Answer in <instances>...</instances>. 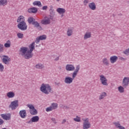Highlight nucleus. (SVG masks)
I'll list each match as a JSON object with an SVG mask.
<instances>
[{
	"mask_svg": "<svg viewBox=\"0 0 129 129\" xmlns=\"http://www.w3.org/2000/svg\"><path fill=\"white\" fill-rule=\"evenodd\" d=\"M17 23H19L17 27L18 29L21 30V31H26L28 28V25L25 21V17L23 16H20L17 19Z\"/></svg>",
	"mask_w": 129,
	"mask_h": 129,
	"instance_id": "obj_1",
	"label": "nucleus"
},
{
	"mask_svg": "<svg viewBox=\"0 0 129 129\" xmlns=\"http://www.w3.org/2000/svg\"><path fill=\"white\" fill-rule=\"evenodd\" d=\"M79 70H80V66L78 65L76 67V69L72 74V78L70 77H67L65 78L64 82L66 83V84H71V83L73 82V79H75L76 76H77V75L79 72Z\"/></svg>",
	"mask_w": 129,
	"mask_h": 129,
	"instance_id": "obj_2",
	"label": "nucleus"
},
{
	"mask_svg": "<svg viewBox=\"0 0 129 129\" xmlns=\"http://www.w3.org/2000/svg\"><path fill=\"white\" fill-rule=\"evenodd\" d=\"M40 91L44 94L48 95L49 93H53L54 92L52 90L51 86L48 84H42L40 87Z\"/></svg>",
	"mask_w": 129,
	"mask_h": 129,
	"instance_id": "obj_3",
	"label": "nucleus"
},
{
	"mask_svg": "<svg viewBox=\"0 0 129 129\" xmlns=\"http://www.w3.org/2000/svg\"><path fill=\"white\" fill-rule=\"evenodd\" d=\"M83 129H88L91 127V123L89 122V119L88 118H83Z\"/></svg>",
	"mask_w": 129,
	"mask_h": 129,
	"instance_id": "obj_4",
	"label": "nucleus"
},
{
	"mask_svg": "<svg viewBox=\"0 0 129 129\" xmlns=\"http://www.w3.org/2000/svg\"><path fill=\"white\" fill-rule=\"evenodd\" d=\"M18 107H19V100H18L11 102L9 105V108H11L12 110H16Z\"/></svg>",
	"mask_w": 129,
	"mask_h": 129,
	"instance_id": "obj_5",
	"label": "nucleus"
},
{
	"mask_svg": "<svg viewBox=\"0 0 129 129\" xmlns=\"http://www.w3.org/2000/svg\"><path fill=\"white\" fill-rule=\"evenodd\" d=\"M99 77L101 83L102 85H104V86H107L108 83H107V79L105 78V76L103 75H101L99 76Z\"/></svg>",
	"mask_w": 129,
	"mask_h": 129,
	"instance_id": "obj_6",
	"label": "nucleus"
},
{
	"mask_svg": "<svg viewBox=\"0 0 129 129\" xmlns=\"http://www.w3.org/2000/svg\"><path fill=\"white\" fill-rule=\"evenodd\" d=\"M2 57L3 63L6 64V65H9L10 62H11V58H10L9 56L7 55H3Z\"/></svg>",
	"mask_w": 129,
	"mask_h": 129,
	"instance_id": "obj_7",
	"label": "nucleus"
},
{
	"mask_svg": "<svg viewBox=\"0 0 129 129\" xmlns=\"http://www.w3.org/2000/svg\"><path fill=\"white\" fill-rule=\"evenodd\" d=\"M42 25H50L51 24V20L48 17H45L43 20H42L40 21Z\"/></svg>",
	"mask_w": 129,
	"mask_h": 129,
	"instance_id": "obj_8",
	"label": "nucleus"
},
{
	"mask_svg": "<svg viewBox=\"0 0 129 129\" xmlns=\"http://www.w3.org/2000/svg\"><path fill=\"white\" fill-rule=\"evenodd\" d=\"M47 39V36L45 35H43L41 36H40L36 38V39L35 40V43L36 44H39L40 41H43L44 40H46Z\"/></svg>",
	"mask_w": 129,
	"mask_h": 129,
	"instance_id": "obj_9",
	"label": "nucleus"
},
{
	"mask_svg": "<svg viewBox=\"0 0 129 129\" xmlns=\"http://www.w3.org/2000/svg\"><path fill=\"white\" fill-rule=\"evenodd\" d=\"M129 84V78L128 77H124L123 79L122 85L123 87H126L128 86Z\"/></svg>",
	"mask_w": 129,
	"mask_h": 129,
	"instance_id": "obj_10",
	"label": "nucleus"
},
{
	"mask_svg": "<svg viewBox=\"0 0 129 129\" xmlns=\"http://www.w3.org/2000/svg\"><path fill=\"white\" fill-rule=\"evenodd\" d=\"M39 119H40V118L38 116H34L31 118V120L27 122V123L31 124L32 122H37V121H39Z\"/></svg>",
	"mask_w": 129,
	"mask_h": 129,
	"instance_id": "obj_11",
	"label": "nucleus"
},
{
	"mask_svg": "<svg viewBox=\"0 0 129 129\" xmlns=\"http://www.w3.org/2000/svg\"><path fill=\"white\" fill-rule=\"evenodd\" d=\"M32 51H30V50H28L27 51V52L23 55V57L25 59H30V58H32L33 57V53H32Z\"/></svg>",
	"mask_w": 129,
	"mask_h": 129,
	"instance_id": "obj_12",
	"label": "nucleus"
},
{
	"mask_svg": "<svg viewBox=\"0 0 129 129\" xmlns=\"http://www.w3.org/2000/svg\"><path fill=\"white\" fill-rule=\"evenodd\" d=\"M67 71H74L75 70V67L73 64H67L66 66Z\"/></svg>",
	"mask_w": 129,
	"mask_h": 129,
	"instance_id": "obj_13",
	"label": "nucleus"
},
{
	"mask_svg": "<svg viewBox=\"0 0 129 129\" xmlns=\"http://www.w3.org/2000/svg\"><path fill=\"white\" fill-rule=\"evenodd\" d=\"M19 52L22 56H23L27 52H28V48L26 47H22L20 48Z\"/></svg>",
	"mask_w": 129,
	"mask_h": 129,
	"instance_id": "obj_14",
	"label": "nucleus"
},
{
	"mask_svg": "<svg viewBox=\"0 0 129 129\" xmlns=\"http://www.w3.org/2000/svg\"><path fill=\"white\" fill-rule=\"evenodd\" d=\"M32 25L34 26V28H36L38 30H39V31H42V30H43V28L41 25H40V24L37 21L33 22Z\"/></svg>",
	"mask_w": 129,
	"mask_h": 129,
	"instance_id": "obj_15",
	"label": "nucleus"
},
{
	"mask_svg": "<svg viewBox=\"0 0 129 129\" xmlns=\"http://www.w3.org/2000/svg\"><path fill=\"white\" fill-rule=\"evenodd\" d=\"M113 124L115 125V127H116V128L125 129V128L123 126L120 125V122L119 121L113 122Z\"/></svg>",
	"mask_w": 129,
	"mask_h": 129,
	"instance_id": "obj_16",
	"label": "nucleus"
},
{
	"mask_svg": "<svg viewBox=\"0 0 129 129\" xmlns=\"http://www.w3.org/2000/svg\"><path fill=\"white\" fill-rule=\"evenodd\" d=\"M28 12L30 14H36V13H37V12H38V9L35 7H33L31 8H29L28 10Z\"/></svg>",
	"mask_w": 129,
	"mask_h": 129,
	"instance_id": "obj_17",
	"label": "nucleus"
},
{
	"mask_svg": "<svg viewBox=\"0 0 129 129\" xmlns=\"http://www.w3.org/2000/svg\"><path fill=\"white\" fill-rule=\"evenodd\" d=\"M19 114L22 118H26V117L27 116V113L26 112V110L20 111Z\"/></svg>",
	"mask_w": 129,
	"mask_h": 129,
	"instance_id": "obj_18",
	"label": "nucleus"
},
{
	"mask_svg": "<svg viewBox=\"0 0 129 129\" xmlns=\"http://www.w3.org/2000/svg\"><path fill=\"white\" fill-rule=\"evenodd\" d=\"M89 7L92 11H95L96 10V5L94 2L89 4Z\"/></svg>",
	"mask_w": 129,
	"mask_h": 129,
	"instance_id": "obj_19",
	"label": "nucleus"
},
{
	"mask_svg": "<svg viewBox=\"0 0 129 129\" xmlns=\"http://www.w3.org/2000/svg\"><path fill=\"white\" fill-rule=\"evenodd\" d=\"M117 59H118V57L117 56L113 55L110 57V61L112 64H113V63H115L117 61Z\"/></svg>",
	"mask_w": 129,
	"mask_h": 129,
	"instance_id": "obj_20",
	"label": "nucleus"
},
{
	"mask_svg": "<svg viewBox=\"0 0 129 129\" xmlns=\"http://www.w3.org/2000/svg\"><path fill=\"white\" fill-rule=\"evenodd\" d=\"M106 96H107V94L106 93V92H102L99 96V100L104 99V98L105 97H106Z\"/></svg>",
	"mask_w": 129,
	"mask_h": 129,
	"instance_id": "obj_21",
	"label": "nucleus"
},
{
	"mask_svg": "<svg viewBox=\"0 0 129 129\" xmlns=\"http://www.w3.org/2000/svg\"><path fill=\"white\" fill-rule=\"evenodd\" d=\"M89 38H91V32L87 31L84 36V39L85 40H87V39H89Z\"/></svg>",
	"mask_w": 129,
	"mask_h": 129,
	"instance_id": "obj_22",
	"label": "nucleus"
},
{
	"mask_svg": "<svg viewBox=\"0 0 129 129\" xmlns=\"http://www.w3.org/2000/svg\"><path fill=\"white\" fill-rule=\"evenodd\" d=\"M7 96L8 98H13L15 97V93L13 91L9 92L7 93Z\"/></svg>",
	"mask_w": 129,
	"mask_h": 129,
	"instance_id": "obj_23",
	"label": "nucleus"
},
{
	"mask_svg": "<svg viewBox=\"0 0 129 129\" xmlns=\"http://www.w3.org/2000/svg\"><path fill=\"white\" fill-rule=\"evenodd\" d=\"M56 12H57V13L60 14H65V13L66 12V10L63 8H59L57 9Z\"/></svg>",
	"mask_w": 129,
	"mask_h": 129,
	"instance_id": "obj_24",
	"label": "nucleus"
},
{
	"mask_svg": "<svg viewBox=\"0 0 129 129\" xmlns=\"http://www.w3.org/2000/svg\"><path fill=\"white\" fill-rule=\"evenodd\" d=\"M35 68L36 69H40V70H42V69H44V68H45V66H44V64L42 63H38L35 65Z\"/></svg>",
	"mask_w": 129,
	"mask_h": 129,
	"instance_id": "obj_25",
	"label": "nucleus"
},
{
	"mask_svg": "<svg viewBox=\"0 0 129 129\" xmlns=\"http://www.w3.org/2000/svg\"><path fill=\"white\" fill-rule=\"evenodd\" d=\"M35 21H36V19H35V18L33 17H29L27 20V22L30 25L31 24L33 25V23H34Z\"/></svg>",
	"mask_w": 129,
	"mask_h": 129,
	"instance_id": "obj_26",
	"label": "nucleus"
},
{
	"mask_svg": "<svg viewBox=\"0 0 129 129\" xmlns=\"http://www.w3.org/2000/svg\"><path fill=\"white\" fill-rule=\"evenodd\" d=\"M1 116L3 118V119H5L6 120H10L11 119V116L6 114H2Z\"/></svg>",
	"mask_w": 129,
	"mask_h": 129,
	"instance_id": "obj_27",
	"label": "nucleus"
},
{
	"mask_svg": "<svg viewBox=\"0 0 129 129\" xmlns=\"http://www.w3.org/2000/svg\"><path fill=\"white\" fill-rule=\"evenodd\" d=\"M30 52H33V50H35V42H33L29 45Z\"/></svg>",
	"mask_w": 129,
	"mask_h": 129,
	"instance_id": "obj_28",
	"label": "nucleus"
},
{
	"mask_svg": "<svg viewBox=\"0 0 129 129\" xmlns=\"http://www.w3.org/2000/svg\"><path fill=\"white\" fill-rule=\"evenodd\" d=\"M102 62L103 64H104V65H106V66H108V65H109V61H108L106 58L103 59Z\"/></svg>",
	"mask_w": 129,
	"mask_h": 129,
	"instance_id": "obj_29",
	"label": "nucleus"
},
{
	"mask_svg": "<svg viewBox=\"0 0 129 129\" xmlns=\"http://www.w3.org/2000/svg\"><path fill=\"white\" fill-rule=\"evenodd\" d=\"M30 112L32 115H36V114H38V111H37V109H36L30 110Z\"/></svg>",
	"mask_w": 129,
	"mask_h": 129,
	"instance_id": "obj_30",
	"label": "nucleus"
},
{
	"mask_svg": "<svg viewBox=\"0 0 129 129\" xmlns=\"http://www.w3.org/2000/svg\"><path fill=\"white\" fill-rule=\"evenodd\" d=\"M8 5V1L7 0H0V6H7Z\"/></svg>",
	"mask_w": 129,
	"mask_h": 129,
	"instance_id": "obj_31",
	"label": "nucleus"
},
{
	"mask_svg": "<svg viewBox=\"0 0 129 129\" xmlns=\"http://www.w3.org/2000/svg\"><path fill=\"white\" fill-rule=\"evenodd\" d=\"M50 106L52 107V109H57L58 108V104L56 103H52Z\"/></svg>",
	"mask_w": 129,
	"mask_h": 129,
	"instance_id": "obj_32",
	"label": "nucleus"
},
{
	"mask_svg": "<svg viewBox=\"0 0 129 129\" xmlns=\"http://www.w3.org/2000/svg\"><path fill=\"white\" fill-rule=\"evenodd\" d=\"M33 6H38V7H42V4L40 1H35L33 3Z\"/></svg>",
	"mask_w": 129,
	"mask_h": 129,
	"instance_id": "obj_33",
	"label": "nucleus"
},
{
	"mask_svg": "<svg viewBox=\"0 0 129 129\" xmlns=\"http://www.w3.org/2000/svg\"><path fill=\"white\" fill-rule=\"evenodd\" d=\"M49 13L51 16H55V12H54V9H53V7L52 6L50 7Z\"/></svg>",
	"mask_w": 129,
	"mask_h": 129,
	"instance_id": "obj_34",
	"label": "nucleus"
},
{
	"mask_svg": "<svg viewBox=\"0 0 129 129\" xmlns=\"http://www.w3.org/2000/svg\"><path fill=\"white\" fill-rule=\"evenodd\" d=\"M72 34H73V30L69 29L67 31V35L68 36V37L72 36Z\"/></svg>",
	"mask_w": 129,
	"mask_h": 129,
	"instance_id": "obj_35",
	"label": "nucleus"
},
{
	"mask_svg": "<svg viewBox=\"0 0 129 129\" xmlns=\"http://www.w3.org/2000/svg\"><path fill=\"white\" fill-rule=\"evenodd\" d=\"M5 48H10L11 47V41L8 40L7 43L4 44Z\"/></svg>",
	"mask_w": 129,
	"mask_h": 129,
	"instance_id": "obj_36",
	"label": "nucleus"
},
{
	"mask_svg": "<svg viewBox=\"0 0 129 129\" xmlns=\"http://www.w3.org/2000/svg\"><path fill=\"white\" fill-rule=\"evenodd\" d=\"M118 90L120 93H123L124 92V88L121 86L118 87Z\"/></svg>",
	"mask_w": 129,
	"mask_h": 129,
	"instance_id": "obj_37",
	"label": "nucleus"
},
{
	"mask_svg": "<svg viewBox=\"0 0 129 129\" xmlns=\"http://www.w3.org/2000/svg\"><path fill=\"white\" fill-rule=\"evenodd\" d=\"M17 37L19 39H23L24 38V34L22 33L18 32L17 33Z\"/></svg>",
	"mask_w": 129,
	"mask_h": 129,
	"instance_id": "obj_38",
	"label": "nucleus"
},
{
	"mask_svg": "<svg viewBox=\"0 0 129 129\" xmlns=\"http://www.w3.org/2000/svg\"><path fill=\"white\" fill-rule=\"evenodd\" d=\"M74 120L75 121H77V122H80L81 119H80V117H79L78 116H77L76 118H74Z\"/></svg>",
	"mask_w": 129,
	"mask_h": 129,
	"instance_id": "obj_39",
	"label": "nucleus"
},
{
	"mask_svg": "<svg viewBox=\"0 0 129 129\" xmlns=\"http://www.w3.org/2000/svg\"><path fill=\"white\" fill-rule=\"evenodd\" d=\"M27 106L28 107L30 110L35 109V107L32 104H27Z\"/></svg>",
	"mask_w": 129,
	"mask_h": 129,
	"instance_id": "obj_40",
	"label": "nucleus"
},
{
	"mask_svg": "<svg viewBox=\"0 0 129 129\" xmlns=\"http://www.w3.org/2000/svg\"><path fill=\"white\" fill-rule=\"evenodd\" d=\"M53 110V108L51 106L46 108V111L49 112V111H52Z\"/></svg>",
	"mask_w": 129,
	"mask_h": 129,
	"instance_id": "obj_41",
	"label": "nucleus"
},
{
	"mask_svg": "<svg viewBox=\"0 0 129 129\" xmlns=\"http://www.w3.org/2000/svg\"><path fill=\"white\" fill-rule=\"evenodd\" d=\"M4 52V44H0V53Z\"/></svg>",
	"mask_w": 129,
	"mask_h": 129,
	"instance_id": "obj_42",
	"label": "nucleus"
},
{
	"mask_svg": "<svg viewBox=\"0 0 129 129\" xmlns=\"http://www.w3.org/2000/svg\"><path fill=\"white\" fill-rule=\"evenodd\" d=\"M4 69H5V67H4V65H3V64L0 63V71L1 72H3V71H4Z\"/></svg>",
	"mask_w": 129,
	"mask_h": 129,
	"instance_id": "obj_43",
	"label": "nucleus"
},
{
	"mask_svg": "<svg viewBox=\"0 0 129 129\" xmlns=\"http://www.w3.org/2000/svg\"><path fill=\"white\" fill-rule=\"evenodd\" d=\"M123 54H125V55H128L129 54V48L126 49L125 51L123 52Z\"/></svg>",
	"mask_w": 129,
	"mask_h": 129,
	"instance_id": "obj_44",
	"label": "nucleus"
},
{
	"mask_svg": "<svg viewBox=\"0 0 129 129\" xmlns=\"http://www.w3.org/2000/svg\"><path fill=\"white\" fill-rule=\"evenodd\" d=\"M51 120L54 123V124H57V121H56V119L55 118H51Z\"/></svg>",
	"mask_w": 129,
	"mask_h": 129,
	"instance_id": "obj_45",
	"label": "nucleus"
},
{
	"mask_svg": "<svg viewBox=\"0 0 129 129\" xmlns=\"http://www.w3.org/2000/svg\"><path fill=\"white\" fill-rule=\"evenodd\" d=\"M62 107L63 109H69V107H68L66 105H62Z\"/></svg>",
	"mask_w": 129,
	"mask_h": 129,
	"instance_id": "obj_46",
	"label": "nucleus"
},
{
	"mask_svg": "<svg viewBox=\"0 0 129 129\" xmlns=\"http://www.w3.org/2000/svg\"><path fill=\"white\" fill-rule=\"evenodd\" d=\"M4 122H5L4 120H3V119L0 118V125L4 124Z\"/></svg>",
	"mask_w": 129,
	"mask_h": 129,
	"instance_id": "obj_47",
	"label": "nucleus"
},
{
	"mask_svg": "<svg viewBox=\"0 0 129 129\" xmlns=\"http://www.w3.org/2000/svg\"><path fill=\"white\" fill-rule=\"evenodd\" d=\"M47 9H48V6H45L42 7V10L43 11H46V10H47Z\"/></svg>",
	"mask_w": 129,
	"mask_h": 129,
	"instance_id": "obj_48",
	"label": "nucleus"
},
{
	"mask_svg": "<svg viewBox=\"0 0 129 129\" xmlns=\"http://www.w3.org/2000/svg\"><path fill=\"white\" fill-rule=\"evenodd\" d=\"M119 59L121 61H125V60H126V58H123L122 57H120Z\"/></svg>",
	"mask_w": 129,
	"mask_h": 129,
	"instance_id": "obj_49",
	"label": "nucleus"
},
{
	"mask_svg": "<svg viewBox=\"0 0 129 129\" xmlns=\"http://www.w3.org/2000/svg\"><path fill=\"white\" fill-rule=\"evenodd\" d=\"M65 122H66V119H63L61 122V124H64V123H65Z\"/></svg>",
	"mask_w": 129,
	"mask_h": 129,
	"instance_id": "obj_50",
	"label": "nucleus"
},
{
	"mask_svg": "<svg viewBox=\"0 0 129 129\" xmlns=\"http://www.w3.org/2000/svg\"><path fill=\"white\" fill-rule=\"evenodd\" d=\"M59 60V57H57L56 58L54 59V61H58Z\"/></svg>",
	"mask_w": 129,
	"mask_h": 129,
	"instance_id": "obj_51",
	"label": "nucleus"
},
{
	"mask_svg": "<svg viewBox=\"0 0 129 129\" xmlns=\"http://www.w3.org/2000/svg\"><path fill=\"white\" fill-rule=\"evenodd\" d=\"M88 0H84V3H86V4H88Z\"/></svg>",
	"mask_w": 129,
	"mask_h": 129,
	"instance_id": "obj_52",
	"label": "nucleus"
},
{
	"mask_svg": "<svg viewBox=\"0 0 129 129\" xmlns=\"http://www.w3.org/2000/svg\"><path fill=\"white\" fill-rule=\"evenodd\" d=\"M50 19H51V20H53V17H52V16H50Z\"/></svg>",
	"mask_w": 129,
	"mask_h": 129,
	"instance_id": "obj_53",
	"label": "nucleus"
},
{
	"mask_svg": "<svg viewBox=\"0 0 129 129\" xmlns=\"http://www.w3.org/2000/svg\"><path fill=\"white\" fill-rule=\"evenodd\" d=\"M57 2H60V0H56Z\"/></svg>",
	"mask_w": 129,
	"mask_h": 129,
	"instance_id": "obj_54",
	"label": "nucleus"
},
{
	"mask_svg": "<svg viewBox=\"0 0 129 129\" xmlns=\"http://www.w3.org/2000/svg\"><path fill=\"white\" fill-rule=\"evenodd\" d=\"M36 47H38V45H36Z\"/></svg>",
	"mask_w": 129,
	"mask_h": 129,
	"instance_id": "obj_55",
	"label": "nucleus"
}]
</instances>
